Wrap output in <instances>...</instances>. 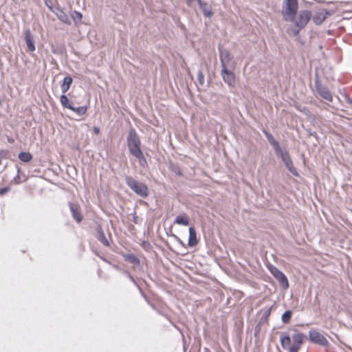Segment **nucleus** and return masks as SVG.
Listing matches in <instances>:
<instances>
[{
	"label": "nucleus",
	"instance_id": "obj_14",
	"mask_svg": "<svg viewBox=\"0 0 352 352\" xmlns=\"http://www.w3.org/2000/svg\"><path fill=\"white\" fill-rule=\"evenodd\" d=\"M318 92L326 100L331 102L332 101L333 97L329 91L327 89L322 87H318Z\"/></svg>",
	"mask_w": 352,
	"mask_h": 352
},
{
	"label": "nucleus",
	"instance_id": "obj_3",
	"mask_svg": "<svg viewBox=\"0 0 352 352\" xmlns=\"http://www.w3.org/2000/svg\"><path fill=\"white\" fill-rule=\"evenodd\" d=\"M311 13L308 10L301 11L298 16H294V20L290 21L294 23V27L290 31L294 35H296L300 29L304 28L309 22Z\"/></svg>",
	"mask_w": 352,
	"mask_h": 352
},
{
	"label": "nucleus",
	"instance_id": "obj_8",
	"mask_svg": "<svg viewBox=\"0 0 352 352\" xmlns=\"http://www.w3.org/2000/svg\"><path fill=\"white\" fill-rule=\"evenodd\" d=\"M275 151L276 155L282 159L283 162H284L285 165L288 168V170L290 172L294 173V167L292 166V163L288 154V152L285 149H283L280 146L278 147V148L276 149Z\"/></svg>",
	"mask_w": 352,
	"mask_h": 352
},
{
	"label": "nucleus",
	"instance_id": "obj_26",
	"mask_svg": "<svg viewBox=\"0 0 352 352\" xmlns=\"http://www.w3.org/2000/svg\"><path fill=\"white\" fill-rule=\"evenodd\" d=\"M94 133H95L96 134H98V133H100V129H99V128H98V127L95 126V127L94 128Z\"/></svg>",
	"mask_w": 352,
	"mask_h": 352
},
{
	"label": "nucleus",
	"instance_id": "obj_7",
	"mask_svg": "<svg viewBox=\"0 0 352 352\" xmlns=\"http://www.w3.org/2000/svg\"><path fill=\"white\" fill-rule=\"evenodd\" d=\"M309 339L311 342L321 346H326L329 343L326 338L316 329H311L309 331Z\"/></svg>",
	"mask_w": 352,
	"mask_h": 352
},
{
	"label": "nucleus",
	"instance_id": "obj_2",
	"mask_svg": "<svg viewBox=\"0 0 352 352\" xmlns=\"http://www.w3.org/2000/svg\"><path fill=\"white\" fill-rule=\"evenodd\" d=\"M127 142L130 153L138 160L139 163L142 166H144L146 164V161L140 148V142L139 138L134 131H130L128 135Z\"/></svg>",
	"mask_w": 352,
	"mask_h": 352
},
{
	"label": "nucleus",
	"instance_id": "obj_13",
	"mask_svg": "<svg viewBox=\"0 0 352 352\" xmlns=\"http://www.w3.org/2000/svg\"><path fill=\"white\" fill-rule=\"evenodd\" d=\"M52 11L56 15L59 20L62 22L69 24L70 21L67 14L58 8H50Z\"/></svg>",
	"mask_w": 352,
	"mask_h": 352
},
{
	"label": "nucleus",
	"instance_id": "obj_25",
	"mask_svg": "<svg viewBox=\"0 0 352 352\" xmlns=\"http://www.w3.org/2000/svg\"><path fill=\"white\" fill-rule=\"evenodd\" d=\"M204 14L205 16L209 17L210 16H212V12L210 11H208V10H204Z\"/></svg>",
	"mask_w": 352,
	"mask_h": 352
},
{
	"label": "nucleus",
	"instance_id": "obj_1",
	"mask_svg": "<svg viewBox=\"0 0 352 352\" xmlns=\"http://www.w3.org/2000/svg\"><path fill=\"white\" fill-rule=\"evenodd\" d=\"M304 338L305 336L302 333L297 331L292 337L288 333H283L280 337L281 346L288 352H298L303 343Z\"/></svg>",
	"mask_w": 352,
	"mask_h": 352
},
{
	"label": "nucleus",
	"instance_id": "obj_4",
	"mask_svg": "<svg viewBox=\"0 0 352 352\" xmlns=\"http://www.w3.org/2000/svg\"><path fill=\"white\" fill-rule=\"evenodd\" d=\"M298 10L297 0H285L283 15L285 21H293Z\"/></svg>",
	"mask_w": 352,
	"mask_h": 352
},
{
	"label": "nucleus",
	"instance_id": "obj_19",
	"mask_svg": "<svg viewBox=\"0 0 352 352\" xmlns=\"http://www.w3.org/2000/svg\"><path fill=\"white\" fill-rule=\"evenodd\" d=\"M70 209L72 212L73 217L78 221L80 222L82 220L80 215L78 212V206L70 204Z\"/></svg>",
	"mask_w": 352,
	"mask_h": 352
},
{
	"label": "nucleus",
	"instance_id": "obj_16",
	"mask_svg": "<svg viewBox=\"0 0 352 352\" xmlns=\"http://www.w3.org/2000/svg\"><path fill=\"white\" fill-rule=\"evenodd\" d=\"M72 78L70 76H66L63 82V84L61 85V91L63 93H65L70 87L72 83Z\"/></svg>",
	"mask_w": 352,
	"mask_h": 352
},
{
	"label": "nucleus",
	"instance_id": "obj_17",
	"mask_svg": "<svg viewBox=\"0 0 352 352\" xmlns=\"http://www.w3.org/2000/svg\"><path fill=\"white\" fill-rule=\"evenodd\" d=\"M175 223L178 225L188 226L189 219L186 215H179L175 218Z\"/></svg>",
	"mask_w": 352,
	"mask_h": 352
},
{
	"label": "nucleus",
	"instance_id": "obj_29",
	"mask_svg": "<svg viewBox=\"0 0 352 352\" xmlns=\"http://www.w3.org/2000/svg\"><path fill=\"white\" fill-rule=\"evenodd\" d=\"M199 79L203 78V75L201 73L199 74Z\"/></svg>",
	"mask_w": 352,
	"mask_h": 352
},
{
	"label": "nucleus",
	"instance_id": "obj_27",
	"mask_svg": "<svg viewBox=\"0 0 352 352\" xmlns=\"http://www.w3.org/2000/svg\"><path fill=\"white\" fill-rule=\"evenodd\" d=\"M7 191H8L7 188L0 189V195L3 194V193L6 192Z\"/></svg>",
	"mask_w": 352,
	"mask_h": 352
},
{
	"label": "nucleus",
	"instance_id": "obj_20",
	"mask_svg": "<svg viewBox=\"0 0 352 352\" xmlns=\"http://www.w3.org/2000/svg\"><path fill=\"white\" fill-rule=\"evenodd\" d=\"M265 133L267 139L268 140V141L270 142V143L271 144V145L272 146L274 149L276 150V149L278 148L279 144H278V142L275 140V139L273 138V136L267 132H265Z\"/></svg>",
	"mask_w": 352,
	"mask_h": 352
},
{
	"label": "nucleus",
	"instance_id": "obj_10",
	"mask_svg": "<svg viewBox=\"0 0 352 352\" xmlns=\"http://www.w3.org/2000/svg\"><path fill=\"white\" fill-rule=\"evenodd\" d=\"M221 76L225 82L229 86L235 85V76L233 72L228 70V68H223L221 70Z\"/></svg>",
	"mask_w": 352,
	"mask_h": 352
},
{
	"label": "nucleus",
	"instance_id": "obj_15",
	"mask_svg": "<svg viewBox=\"0 0 352 352\" xmlns=\"http://www.w3.org/2000/svg\"><path fill=\"white\" fill-rule=\"evenodd\" d=\"M198 243V240L197 239L196 232L193 228H189V239H188V245L190 247H194Z\"/></svg>",
	"mask_w": 352,
	"mask_h": 352
},
{
	"label": "nucleus",
	"instance_id": "obj_5",
	"mask_svg": "<svg viewBox=\"0 0 352 352\" xmlns=\"http://www.w3.org/2000/svg\"><path fill=\"white\" fill-rule=\"evenodd\" d=\"M127 185L135 191L138 195L141 197H146L148 195V188L142 183L138 182L132 177H127L126 178Z\"/></svg>",
	"mask_w": 352,
	"mask_h": 352
},
{
	"label": "nucleus",
	"instance_id": "obj_21",
	"mask_svg": "<svg viewBox=\"0 0 352 352\" xmlns=\"http://www.w3.org/2000/svg\"><path fill=\"white\" fill-rule=\"evenodd\" d=\"M19 158L24 162H28L32 160V157L30 153L21 152L19 155Z\"/></svg>",
	"mask_w": 352,
	"mask_h": 352
},
{
	"label": "nucleus",
	"instance_id": "obj_22",
	"mask_svg": "<svg viewBox=\"0 0 352 352\" xmlns=\"http://www.w3.org/2000/svg\"><path fill=\"white\" fill-rule=\"evenodd\" d=\"M71 110H72L74 112L76 113L78 115H84L87 112V108L85 106L78 107L76 108L72 107V109Z\"/></svg>",
	"mask_w": 352,
	"mask_h": 352
},
{
	"label": "nucleus",
	"instance_id": "obj_6",
	"mask_svg": "<svg viewBox=\"0 0 352 352\" xmlns=\"http://www.w3.org/2000/svg\"><path fill=\"white\" fill-rule=\"evenodd\" d=\"M271 274L278 280L283 289L286 290L289 287V282L286 276L278 268L274 266L269 267Z\"/></svg>",
	"mask_w": 352,
	"mask_h": 352
},
{
	"label": "nucleus",
	"instance_id": "obj_11",
	"mask_svg": "<svg viewBox=\"0 0 352 352\" xmlns=\"http://www.w3.org/2000/svg\"><path fill=\"white\" fill-rule=\"evenodd\" d=\"M25 41L28 50L30 52H34L35 50L34 40L30 30L28 29L25 32Z\"/></svg>",
	"mask_w": 352,
	"mask_h": 352
},
{
	"label": "nucleus",
	"instance_id": "obj_18",
	"mask_svg": "<svg viewBox=\"0 0 352 352\" xmlns=\"http://www.w3.org/2000/svg\"><path fill=\"white\" fill-rule=\"evenodd\" d=\"M60 101L61 104L66 108L69 109H72V102L68 99V98L65 95H62L60 98Z\"/></svg>",
	"mask_w": 352,
	"mask_h": 352
},
{
	"label": "nucleus",
	"instance_id": "obj_9",
	"mask_svg": "<svg viewBox=\"0 0 352 352\" xmlns=\"http://www.w3.org/2000/svg\"><path fill=\"white\" fill-rule=\"evenodd\" d=\"M220 60L222 69L233 66L232 57L228 50H222L220 51Z\"/></svg>",
	"mask_w": 352,
	"mask_h": 352
},
{
	"label": "nucleus",
	"instance_id": "obj_12",
	"mask_svg": "<svg viewBox=\"0 0 352 352\" xmlns=\"http://www.w3.org/2000/svg\"><path fill=\"white\" fill-rule=\"evenodd\" d=\"M329 14V12L326 10H320L316 12L315 15L313 16V21L316 24L320 25L324 21L327 16Z\"/></svg>",
	"mask_w": 352,
	"mask_h": 352
},
{
	"label": "nucleus",
	"instance_id": "obj_28",
	"mask_svg": "<svg viewBox=\"0 0 352 352\" xmlns=\"http://www.w3.org/2000/svg\"><path fill=\"white\" fill-rule=\"evenodd\" d=\"M102 241L104 243V245H109L108 241L106 239L102 238Z\"/></svg>",
	"mask_w": 352,
	"mask_h": 352
},
{
	"label": "nucleus",
	"instance_id": "obj_24",
	"mask_svg": "<svg viewBox=\"0 0 352 352\" xmlns=\"http://www.w3.org/2000/svg\"><path fill=\"white\" fill-rule=\"evenodd\" d=\"M72 16L75 21H80L82 19V14L76 11L72 13Z\"/></svg>",
	"mask_w": 352,
	"mask_h": 352
},
{
	"label": "nucleus",
	"instance_id": "obj_23",
	"mask_svg": "<svg viewBox=\"0 0 352 352\" xmlns=\"http://www.w3.org/2000/svg\"><path fill=\"white\" fill-rule=\"evenodd\" d=\"M292 316V311H287L282 315V320L283 322L287 323L289 321Z\"/></svg>",
	"mask_w": 352,
	"mask_h": 352
}]
</instances>
